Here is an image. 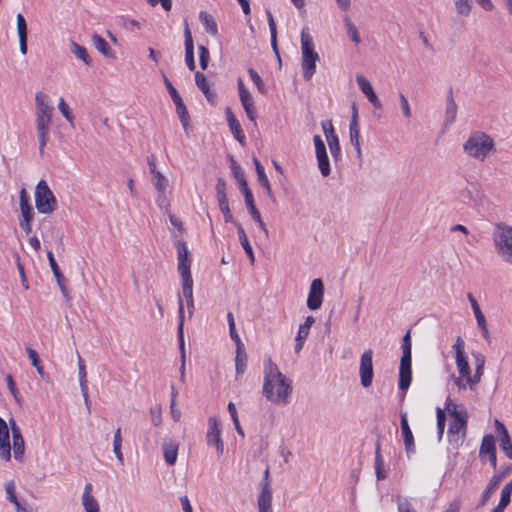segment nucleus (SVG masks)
<instances>
[{"label":"nucleus","mask_w":512,"mask_h":512,"mask_svg":"<svg viewBox=\"0 0 512 512\" xmlns=\"http://www.w3.org/2000/svg\"><path fill=\"white\" fill-rule=\"evenodd\" d=\"M292 392L291 380L285 377L277 365L268 359L264 368L262 393L272 403H287Z\"/></svg>","instance_id":"1"},{"label":"nucleus","mask_w":512,"mask_h":512,"mask_svg":"<svg viewBox=\"0 0 512 512\" xmlns=\"http://www.w3.org/2000/svg\"><path fill=\"white\" fill-rule=\"evenodd\" d=\"M463 151L469 157L483 162L495 151V142L487 133L475 131L463 143Z\"/></svg>","instance_id":"2"},{"label":"nucleus","mask_w":512,"mask_h":512,"mask_svg":"<svg viewBox=\"0 0 512 512\" xmlns=\"http://www.w3.org/2000/svg\"><path fill=\"white\" fill-rule=\"evenodd\" d=\"M301 53L302 70L305 80H310L316 72V63L319 61V54L315 51L313 37L307 27L301 30Z\"/></svg>","instance_id":"3"},{"label":"nucleus","mask_w":512,"mask_h":512,"mask_svg":"<svg viewBox=\"0 0 512 512\" xmlns=\"http://www.w3.org/2000/svg\"><path fill=\"white\" fill-rule=\"evenodd\" d=\"M446 409L452 417L448 428L449 442L453 446H461L464 441L467 414L463 407H458L451 402L447 403Z\"/></svg>","instance_id":"4"},{"label":"nucleus","mask_w":512,"mask_h":512,"mask_svg":"<svg viewBox=\"0 0 512 512\" xmlns=\"http://www.w3.org/2000/svg\"><path fill=\"white\" fill-rule=\"evenodd\" d=\"M493 241L499 256L512 264V227L504 223L496 224Z\"/></svg>","instance_id":"5"},{"label":"nucleus","mask_w":512,"mask_h":512,"mask_svg":"<svg viewBox=\"0 0 512 512\" xmlns=\"http://www.w3.org/2000/svg\"><path fill=\"white\" fill-rule=\"evenodd\" d=\"M35 206L42 214H50L57 208V200L44 180H40L36 185Z\"/></svg>","instance_id":"6"},{"label":"nucleus","mask_w":512,"mask_h":512,"mask_svg":"<svg viewBox=\"0 0 512 512\" xmlns=\"http://www.w3.org/2000/svg\"><path fill=\"white\" fill-rule=\"evenodd\" d=\"M11 431L13 446L10 444L9 428L7 423L0 417V448H24V439L21 434L20 428L16 425L15 421H11Z\"/></svg>","instance_id":"7"},{"label":"nucleus","mask_w":512,"mask_h":512,"mask_svg":"<svg viewBox=\"0 0 512 512\" xmlns=\"http://www.w3.org/2000/svg\"><path fill=\"white\" fill-rule=\"evenodd\" d=\"M360 383L364 388L372 385L374 371H373V350L366 349L360 356L359 365Z\"/></svg>","instance_id":"8"},{"label":"nucleus","mask_w":512,"mask_h":512,"mask_svg":"<svg viewBox=\"0 0 512 512\" xmlns=\"http://www.w3.org/2000/svg\"><path fill=\"white\" fill-rule=\"evenodd\" d=\"M456 366L459 372V377L455 379V385L459 389H466L468 386L473 389L478 383H474V375H471L470 367L467 357H456Z\"/></svg>","instance_id":"9"},{"label":"nucleus","mask_w":512,"mask_h":512,"mask_svg":"<svg viewBox=\"0 0 512 512\" xmlns=\"http://www.w3.org/2000/svg\"><path fill=\"white\" fill-rule=\"evenodd\" d=\"M269 468L264 472V479L261 482V491L258 495L257 506L258 512H273L272 510V489L268 481Z\"/></svg>","instance_id":"10"},{"label":"nucleus","mask_w":512,"mask_h":512,"mask_svg":"<svg viewBox=\"0 0 512 512\" xmlns=\"http://www.w3.org/2000/svg\"><path fill=\"white\" fill-rule=\"evenodd\" d=\"M176 250L178 258L177 269L181 279L192 277L190 271L191 260L189 258V251L186 242L184 240H178L176 243Z\"/></svg>","instance_id":"11"},{"label":"nucleus","mask_w":512,"mask_h":512,"mask_svg":"<svg viewBox=\"0 0 512 512\" xmlns=\"http://www.w3.org/2000/svg\"><path fill=\"white\" fill-rule=\"evenodd\" d=\"M324 295V285L321 279H314L310 285L307 307L316 310L321 307Z\"/></svg>","instance_id":"12"},{"label":"nucleus","mask_w":512,"mask_h":512,"mask_svg":"<svg viewBox=\"0 0 512 512\" xmlns=\"http://www.w3.org/2000/svg\"><path fill=\"white\" fill-rule=\"evenodd\" d=\"M321 126H322L323 132L325 134L331 155L335 160H338V158L341 155V149H340V144H339V138L335 134L332 122L331 121H323L321 123Z\"/></svg>","instance_id":"13"},{"label":"nucleus","mask_w":512,"mask_h":512,"mask_svg":"<svg viewBox=\"0 0 512 512\" xmlns=\"http://www.w3.org/2000/svg\"><path fill=\"white\" fill-rule=\"evenodd\" d=\"M178 318H179V324H178V339H179V346L181 350V358H182V364H181V381H184V371H185V353H184V334H183V327H184V306H183V299L181 295L178 297Z\"/></svg>","instance_id":"14"},{"label":"nucleus","mask_w":512,"mask_h":512,"mask_svg":"<svg viewBox=\"0 0 512 512\" xmlns=\"http://www.w3.org/2000/svg\"><path fill=\"white\" fill-rule=\"evenodd\" d=\"M50 125V117H36V130L39 141V152L41 155L43 154L44 148L47 144Z\"/></svg>","instance_id":"15"},{"label":"nucleus","mask_w":512,"mask_h":512,"mask_svg":"<svg viewBox=\"0 0 512 512\" xmlns=\"http://www.w3.org/2000/svg\"><path fill=\"white\" fill-rule=\"evenodd\" d=\"M357 84L362 91V93L367 97L368 101L373 105L376 109H381L382 104L379 98L377 97L376 93L374 92V89L369 82L368 79H366L363 75H357L356 76Z\"/></svg>","instance_id":"16"},{"label":"nucleus","mask_w":512,"mask_h":512,"mask_svg":"<svg viewBox=\"0 0 512 512\" xmlns=\"http://www.w3.org/2000/svg\"><path fill=\"white\" fill-rule=\"evenodd\" d=\"M486 11H492L494 5L491 0H475ZM456 11L459 15L468 16L472 9L470 0H454Z\"/></svg>","instance_id":"17"},{"label":"nucleus","mask_w":512,"mask_h":512,"mask_svg":"<svg viewBox=\"0 0 512 512\" xmlns=\"http://www.w3.org/2000/svg\"><path fill=\"white\" fill-rule=\"evenodd\" d=\"M207 442L209 445L215 446L216 448H222L223 446L220 422L216 417H209L208 419Z\"/></svg>","instance_id":"18"},{"label":"nucleus","mask_w":512,"mask_h":512,"mask_svg":"<svg viewBox=\"0 0 512 512\" xmlns=\"http://www.w3.org/2000/svg\"><path fill=\"white\" fill-rule=\"evenodd\" d=\"M225 115L227 118V122L230 128L231 133L233 134L234 138L242 145H245V134L241 128V125L239 121L235 118L232 110L230 107L225 108Z\"/></svg>","instance_id":"19"},{"label":"nucleus","mask_w":512,"mask_h":512,"mask_svg":"<svg viewBox=\"0 0 512 512\" xmlns=\"http://www.w3.org/2000/svg\"><path fill=\"white\" fill-rule=\"evenodd\" d=\"M185 37V62L190 71L195 70V60H194V44L193 38L189 29L188 24L185 25L184 30Z\"/></svg>","instance_id":"20"},{"label":"nucleus","mask_w":512,"mask_h":512,"mask_svg":"<svg viewBox=\"0 0 512 512\" xmlns=\"http://www.w3.org/2000/svg\"><path fill=\"white\" fill-rule=\"evenodd\" d=\"M195 83L196 86L201 90V92L205 95L208 102L214 104L217 98L215 91L210 89L206 76L201 72H196L195 74Z\"/></svg>","instance_id":"21"},{"label":"nucleus","mask_w":512,"mask_h":512,"mask_svg":"<svg viewBox=\"0 0 512 512\" xmlns=\"http://www.w3.org/2000/svg\"><path fill=\"white\" fill-rule=\"evenodd\" d=\"M182 280V296L186 300V305L191 317L194 313V299H193V279L192 277L183 278Z\"/></svg>","instance_id":"22"},{"label":"nucleus","mask_w":512,"mask_h":512,"mask_svg":"<svg viewBox=\"0 0 512 512\" xmlns=\"http://www.w3.org/2000/svg\"><path fill=\"white\" fill-rule=\"evenodd\" d=\"M92 491V484H86L82 496V504L85 512H99V504L98 501L93 497Z\"/></svg>","instance_id":"23"},{"label":"nucleus","mask_w":512,"mask_h":512,"mask_svg":"<svg viewBox=\"0 0 512 512\" xmlns=\"http://www.w3.org/2000/svg\"><path fill=\"white\" fill-rule=\"evenodd\" d=\"M78 368H79V385L81 388V393L85 401V405L87 407V410L90 411V402H89V396H88V386H87V379H86V369L84 365V361L78 354Z\"/></svg>","instance_id":"24"},{"label":"nucleus","mask_w":512,"mask_h":512,"mask_svg":"<svg viewBox=\"0 0 512 512\" xmlns=\"http://www.w3.org/2000/svg\"><path fill=\"white\" fill-rule=\"evenodd\" d=\"M36 101V117H52L53 108L47 103V96L42 92H38L35 96Z\"/></svg>","instance_id":"25"},{"label":"nucleus","mask_w":512,"mask_h":512,"mask_svg":"<svg viewBox=\"0 0 512 512\" xmlns=\"http://www.w3.org/2000/svg\"><path fill=\"white\" fill-rule=\"evenodd\" d=\"M505 473L506 472H502V473H499V474H495L488 486L486 487V489L484 490L483 494H482V498L480 500V503L479 505L483 506L486 504V502L489 500V498L491 497V495L495 492V490L498 488L499 484L501 483V481L503 480V478L505 477Z\"/></svg>","instance_id":"26"},{"label":"nucleus","mask_w":512,"mask_h":512,"mask_svg":"<svg viewBox=\"0 0 512 512\" xmlns=\"http://www.w3.org/2000/svg\"><path fill=\"white\" fill-rule=\"evenodd\" d=\"M235 227L237 228V233H238L239 241H240L244 251L248 255L251 263L253 264L254 261H255L254 252H253L252 246H251V244H250V242L248 240V237H247V235L245 233V230H244L243 226L240 223H235Z\"/></svg>","instance_id":"27"},{"label":"nucleus","mask_w":512,"mask_h":512,"mask_svg":"<svg viewBox=\"0 0 512 512\" xmlns=\"http://www.w3.org/2000/svg\"><path fill=\"white\" fill-rule=\"evenodd\" d=\"M266 15H267V20H268V25H269V29H270V36H271V47L279 61V64H281V58H280V54H279V51H278V46H277V27H276V23H275V20H274V17L272 15V13L267 10L266 11Z\"/></svg>","instance_id":"28"},{"label":"nucleus","mask_w":512,"mask_h":512,"mask_svg":"<svg viewBox=\"0 0 512 512\" xmlns=\"http://www.w3.org/2000/svg\"><path fill=\"white\" fill-rule=\"evenodd\" d=\"M457 116V105L454 101L452 92L447 96L446 110H445V124L451 125L455 122Z\"/></svg>","instance_id":"29"},{"label":"nucleus","mask_w":512,"mask_h":512,"mask_svg":"<svg viewBox=\"0 0 512 512\" xmlns=\"http://www.w3.org/2000/svg\"><path fill=\"white\" fill-rule=\"evenodd\" d=\"M242 193L244 195L245 204H246L252 218L260 215V212L258 211V209L256 208V206L254 204L252 192L249 189L247 182H244V181H243V185H242Z\"/></svg>","instance_id":"30"},{"label":"nucleus","mask_w":512,"mask_h":512,"mask_svg":"<svg viewBox=\"0 0 512 512\" xmlns=\"http://www.w3.org/2000/svg\"><path fill=\"white\" fill-rule=\"evenodd\" d=\"M92 41L95 48L107 58H114V54L108 42L98 34H93Z\"/></svg>","instance_id":"31"},{"label":"nucleus","mask_w":512,"mask_h":512,"mask_svg":"<svg viewBox=\"0 0 512 512\" xmlns=\"http://www.w3.org/2000/svg\"><path fill=\"white\" fill-rule=\"evenodd\" d=\"M253 161L255 164V169H256L259 183L265 189L266 194L268 196H271L272 190H271L270 182L265 174L264 167L262 166V164L260 163V161L257 158H254Z\"/></svg>","instance_id":"32"},{"label":"nucleus","mask_w":512,"mask_h":512,"mask_svg":"<svg viewBox=\"0 0 512 512\" xmlns=\"http://www.w3.org/2000/svg\"><path fill=\"white\" fill-rule=\"evenodd\" d=\"M174 104L176 106V112H177V115H178L180 122L183 126V129L188 134V129H189V125H190V115L188 113V110H187L183 100L175 102Z\"/></svg>","instance_id":"33"},{"label":"nucleus","mask_w":512,"mask_h":512,"mask_svg":"<svg viewBox=\"0 0 512 512\" xmlns=\"http://www.w3.org/2000/svg\"><path fill=\"white\" fill-rule=\"evenodd\" d=\"M343 22H344V26L346 28V33H347V36L351 39V41L355 44V45H358L360 44L361 42V38H360V35H359V32H358V29L357 27L355 26V24L352 22V20L350 19L349 16L345 15L343 17Z\"/></svg>","instance_id":"34"},{"label":"nucleus","mask_w":512,"mask_h":512,"mask_svg":"<svg viewBox=\"0 0 512 512\" xmlns=\"http://www.w3.org/2000/svg\"><path fill=\"white\" fill-rule=\"evenodd\" d=\"M400 424H401V430H402L405 448H410L414 444V438H413L412 431L409 427L406 414L401 415Z\"/></svg>","instance_id":"35"},{"label":"nucleus","mask_w":512,"mask_h":512,"mask_svg":"<svg viewBox=\"0 0 512 512\" xmlns=\"http://www.w3.org/2000/svg\"><path fill=\"white\" fill-rule=\"evenodd\" d=\"M350 141L354 146L358 157L361 156V147L359 142L360 131L358 127V121H350L349 125Z\"/></svg>","instance_id":"36"},{"label":"nucleus","mask_w":512,"mask_h":512,"mask_svg":"<svg viewBox=\"0 0 512 512\" xmlns=\"http://www.w3.org/2000/svg\"><path fill=\"white\" fill-rule=\"evenodd\" d=\"M495 424H496V433L499 436L500 448H512L510 436H509L504 424H502L498 420H496Z\"/></svg>","instance_id":"37"},{"label":"nucleus","mask_w":512,"mask_h":512,"mask_svg":"<svg viewBox=\"0 0 512 512\" xmlns=\"http://www.w3.org/2000/svg\"><path fill=\"white\" fill-rule=\"evenodd\" d=\"M475 364L474 383H479L484 373L485 357L480 352H474L473 354Z\"/></svg>","instance_id":"38"},{"label":"nucleus","mask_w":512,"mask_h":512,"mask_svg":"<svg viewBox=\"0 0 512 512\" xmlns=\"http://www.w3.org/2000/svg\"><path fill=\"white\" fill-rule=\"evenodd\" d=\"M247 354L245 348H236L235 368L236 374L242 375L246 370Z\"/></svg>","instance_id":"39"},{"label":"nucleus","mask_w":512,"mask_h":512,"mask_svg":"<svg viewBox=\"0 0 512 512\" xmlns=\"http://www.w3.org/2000/svg\"><path fill=\"white\" fill-rule=\"evenodd\" d=\"M71 52L80 60H82L86 65L91 66L92 60L87 53V50L84 46L79 45L78 43L72 41L71 43Z\"/></svg>","instance_id":"40"},{"label":"nucleus","mask_w":512,"mask_h":512,"mask_svg":"<svg viewBox=\"0 0 512 512\" xmlns=\"http://www.w3.org/2000/svg\"><path fill=\"white\" fill-rule=\"evenodd\" d=\"M26 352L28 354L29 359L32 362V365L36 368L37 373L40 375V377L42 379H46V378L48 379V375H46V373L44 372V369H43V367L41 365V362L39 360L38 353L34 349H32L30 347L26 348Z\"/></svg>","instance_id":"41"},{"label":"nucleus","mask_w":512,"mask_h":512,"mask_svg":"<svg viewBox=\"0 0 512 512\" xmlns=\"http://www.w3.org/2000/svg\"><path fill=\"white\" fill-rule=\"evenodd\" d=\"M200 19H201L207 33H209L211 35L217 34V32H218L217 24L211 15H209L207 12H201Z\"/></svg>","instance_id":"42"},{"label":"nucleus","mask_w":512,"mask_h":512,"mask_svg":"<svg viewBox=\"0 0 512 512\" xmlns=\"http://www.w3.org/2000/svg\"><path fill=\"white\" fill-rule=\"evenodd\" d=\"M240 101H241V104L245 110V113H246L248 119L250 121H255L257 114H256V109L254 106V100H253L252 95L242 98V99H240Z\"/></svg>","instance_id":"43"},{"label":"nucleus","mask_w":512,"mask_h":512,"mask_svg":"<svg viewBox=\"0 0 512 512\" xmlns=\"http://www.w3.org/2000/svg\"><path fill=\"white\" fill-rule=\"evenodd\" d=\"M240 101H241V104L245 110V113H246L248 119L250 121H255L257 114H256V109L254 106V100H253L252 95L242 98V99H240Z\"/></svg>","instance_id":"44"},{"label":"nucleus","mask_w":512,"mask_h":512,"mask_svg":"<svg viewBox=\"0 0 512 512\" xmlns=\"http://www.w3.org/2000/svg\"><path fill=\"white\" fill-rule=\"evenodd\" d=\"M412 380V369H399V389L406 391Z\"/></svg>","instance_id":"45"},{"label":"nucleus","mask_w":512,"mask_h":512,"mask_svg":"<svg viewBox=\"0 0 512 512\" xmlns=\"http://www.w3.org/2000/svg\"><path fill=\"white\" fill-rule=\"evenodd\" d=\"M152 183L157 192L166 193L168 180L161 172L152 175Z\"/></svg>","instance_id":"46"},{"label":"nucleus","mask_w":512,"mask_h":512,"mask_svg":"<svg viewBox=\"0 0 512 512\" xmlns=\"http://www.w3.org/2000/svg\"><path fill=\"white\" fill-rule=\"evenodd\" d=\"M315 322L313 316H307L304 323L299 326L297 340H306L309 335L310 327Z\"/></svg>","instance_id":"47"},{"label":"nucleus","mask_w":512,"mask_h":512,"mask_svg":"<svg viewBox=\"0 0 512 512\" xmlns=\"http://www.w3.org/2000/svg\"><path fill=\"white\" fill-rule=\"evenodd\" d=\"M467 298L470 302V305L472 307V310L474 312V315H475V318H476V321H477V324H483L486 319H485V316L484 314L482 313L480 307H479V304L477 302V300L475 299V297L471 294V293H468L467 294Z\"/></svg>","instance_id":"48"},{"label":"nucleus","mask_w":512,"mask_h":512,"mask_svg":"<svg viewBox=\"0 0 512 512\" xmlns=\"http://www.w3.org/2000/svg\"><path fill=\"white\" fill-rule=\"evenodd\" d=\"M218 204L226 223H233L234 225L235 223H238L230 212L227 198L218 200Z\"/></svg>","instance_id":"49"},{"label":"nucleus","mask_w":512,"mask_h":512,"mask_svg":"<svg viewBox=\"0 0 512 512\" xmlns=\"http://www.w3.org/2000/svg\"><path fill=\"white\" fill-rule=\"evenodd\" d=\"M318 161V168L324 177L330 174V164L327 153L319 154L316 156Z\"/></svg>","instance_id":"50"},{"label":"nucleus","mask_w":512,"mask_h":512,"mask_svg":"<svg viewBox=\"0 0 512 512\" xmlns=\"http://www.w3.org/2000/svg\"><path fill=\"white\" fill-rule=\"evenodd\" d=\"M375 471L378 480L385 479L387 477L384 471V461L382 459L380 450H376L375 455Z\"/></svg>","instance_id":"51"},{"label":"nucleus","mask_w":512,"mask_h":512,"mask_svg":"<svg viewBox=\"0 0 512 512\" xmlns=\"http://www.w3.org/2000/svg\"><path fill=\"white\" fill-rule=\"evenodd\" d=\"M512 494V479L503 487L501 491V498L498 505L505 508L510 503Z\"/></svg>","instance_id":"52"},{"label":"nucleus","mask_w":512,"mask_h":512,"mask_svg":"<svg viewBox=\"0 0 512 512\" xmlns=\"http://www.w3.org/2000/svg\"><path fill=\"white\" fill-rule=\"evenodd\" d=\"M58 109L60 110L63 117L70 123V125L73 126L74 125V116H73L69 106L66 104L65 100L62 97L59 99Z\"/></svg>","instance_id":"53"},{"label":"nucleus","mask_w":512,"mask_h":512,"mask_svg":"<svg viewBox=\"0 0 512 512\" xmlns=\"http://www.w3.org/2000/svg\"><path fill=\"white\" fill-rule=\"evenodd\" d=\"M162 78H163L165 87L167 88L173 102L175 103V102L182 100L180 94L178 93L176 88L172 85L171 81L168 79V77L166 76V74L164 72H162Z\"/></svg>","instance_id":"54"},{"label":"nucleus","mask_w":512,"mask_h":512,"mask_svg":"<svg viewBox=\"0 0 512 512\" xmlns=\"http://www.w3.org/2000/svg\"><path fill=\"white\" fill-rule=\"evenodd\" d=\"M249 76L261 94H266V88L259 74L252 68L248 69Z\"/></svg>","instance_id":"55"},{"label":"nucleus","mask_w":512,"mask_h":512,"mask_svg":"<svg viewBox=\"0 0 512 512\" xmlns=\"http://www.w3.org/2000/svg\"><path fill=\"white\" fill-rule=\"evenodd\" d=\"M199 62L202 70H206L208 67L210 52L204 45L199 46Z\"/></svg>","instance_id":"56"},{"label":"nucleus","mask_w":512,"mask_h":512,"mask_svg":"<svg viewBox=\"0 0 512 512\" xmlns=\"http://www.w3.org/2000/svg\"><path fill=\"white\" fill-rule=\"evenodd\" d=\"M17 33L18 37H27V23L21 13L17 15Z\"/></svg>","instance_id":"57"},{"label":"nucleus","mask_w":512,"mask_h":512,"mask_svg":"<svg viewBox=\"0 0 512 512\" xmlns=\"http://www.w3.org/2000/svg\"><path fill=\"white\" fill-rule=\"evenodd\" d=\"M480 458L482 461L488 460L493 467H496V450H480Z\"/></svg>","instance_id":"58"},{"label":"nucleus","mask_w":512,"mask_h":512,"mask_svg":"<svg viewBox=\"0 0 512 512\" xmlns=\"http://www.w3.org/2000/svg\"><path fill=\"white\" fill-rule=\"evenodd\" d=\"M5 489L7 493L8 499L14 504L18 505V499L15 494V485L14 482L11 480L5 484Z\"/></svg>","instance_id":"59"},{"label":"nucleus","mask_w":512,"mask_h":512,"mask_svg":"<svg viewBox=\"0 0 512 512\" xmlns=\"http://www.w3.org/2000/svg\"><path fill=\"white\" fill-rule=\"evenodd\" d=\"M402 355H411V332L408 330L402 340Z\"/></svg>","instance_id":"60"},{"label":"nucleus","mask_w":512,"mask_h":512,"mask_svg":"<svg viewBox=\"0 0 512 512\" xmlns=\"http://www.w3.org/2000/svg\"><path fill=\"white\" fill-rule=\"evenodd\" d=\"M6 382H7L8 389L11 392L12 396L14 397V399L17 402H20L19 392H18V390L16 388L14 379H13L11 374H7L6 375Z\"/></svg>","instance_id":"61"},{"label":"nucleus","mask_w":512,"mask_h":512,"mask_svg":"<svg viewBox=\"0 0 512 512\" xmlns=\"http://www.w3.org/2000/svg\"><path fill=\"white\" fill-rule=\"evenodd\" d=\"M151 421L155 426H159L162 422V411L160 406L150 409Z\"/></svg>","instance_id":"62"},{"label":"nucleus","mask_w":512,"mask_h":512,"mask_svg":"<svg viewBox=\"0 0 512 512\" xmlns=\"http://www.w3.org/2000/svg\"><path fill=\"white\" fill-rule=\"evenodd\" d=\"M400 106L404 117H411V109L406 96L403 93H399Z\"/></svg>","instance_id":"63"},{"label":"nucleus","mask_w":512,"mask_h":512,"mask_svg":"<svg viewBox=\"0 0 512 512\" xmlns=\"http://www.w3.org/2000/svg\"><path fill=\"white\" fill-rule=\"evenodd\" d=\"M216 194H217V199L218 200L227 198V195H226V182L222 178H219L217 180V183H216Z\"/></svg>","instance_id":"64"}]
</instances>
